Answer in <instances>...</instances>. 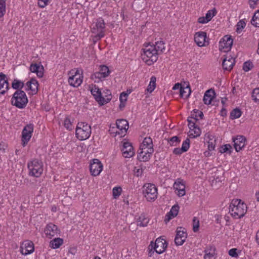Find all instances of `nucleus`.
I'll return each instance as SVG.
<instances>
[{
  "label": "nucleus",
  "instance_id": "f257e3e1",
  "mask_svg": "<svg viewBox=\"0 0 259 259\" xmlns=\"http://www.w3.org/2000/svg\"><path fill=\"white\" fill-rule=\"evenodd\" d=\"M247 211V206L240 199H233L229 206V212L235 219L243 217Z\"/></svg>",
  "mask_w": 259,
  "mask_h": 259
},
{
  "label": "nucleus",
  "instance_id": "f03ea898",
  "mask_svg": "<svg viewBox=\"0 0 259 259\" xmlns=\"http://www.w3.org/2000/svg\"><path fill=\"white\" fill-rule=\"evenodd\" d=\"M142 50V58L147 65H151L157 60L159 54L153 45L148 44Z\"/></svg>",
  "mask_w": 259,
  "mask_h": 259
},
{
  "label": "nucleus",
  "instance_id": "7ed1b4c3",
  "mask_svg": "<svg viewBox=\"0 0 259 259\" xmlns=\"http://www.w3.org/2000/svg\"><path fill=\"white\" fill-rule=\"evenodd\" d=\"M28 102L25 93L22 90L16 91L11 99L12 104L19 109L25 108Z\"/></svg>",
  "mask_w": 259,
  "mask_h": 259
},
{
  "label": "nucleus",
  "instance_id": "20e7f679",
  "mask_svg": "<svg viewBox=\"0 0 259 259\" xmlns=\"http://www.w3.org/2000/svg\"><path fill=\"white\" fill-rule=\"evenodd\" d=\"M91 127L86 122H78L75 131L76 138L80 141L88 139L91 134Z\"/></svg>",
  "mask_w": 259,
  "mask_h": 259
},
{
  "label": "nucleus",
  "instance_id": "39448f33",
  "mask_svg": "<svg viewBox=\"0 0 259 259\" xmlns=\"http://www.w3.org/2000/svg\"><path fill=\"white\" fill-rule=\"evenodd\" d=\"M30 176L39 177L43 171V164L41 160L34 159L27 163Z\"/></svg>",
  "mask_w": 259,
  "mask_h": 259
},
{
  "label": "nucleus",
  "instance_id": "423d86ee",
  "mask_svg": "<svg viewBox=\"0 0 259 259\" xmlns=\"http://www.w3.org/2000/svg\"><path fill=\"white\" fill-rule=\"evenodd\" d=\"M69 77L68 81L69 84L73 87H79L82 82V71L74 68L68 72Z\"/></svg>",
  "mask_w": 259,
  "mask_h": 259
},
{
  "label": "nucleus",
  "instance_id": "0eeeda50",
  "mask_svg": "<svg viewBox=\"0 0 259 259\" xmlns=\"http://www.w3.org/2000/svg\"><path fill=\"white\" fill-rule=\"evenodd\" d=\"M145 187L143 191V193L146 199L149 201H154L157 198V189L155 185L152 184H148L145 185Z\"/></svg>",
  "mask_w": 259,
  "mask_h": 259
},
{
  "label": "nucleus",
  "instance_id": "6e6552de",
  "mask_svg": "<svg viewBox=\"0 0 259 259\" xmlns=\"http://www.w3.org/2000/svg\"><path fill=\"white\" fill-rule=\"evenodd\" d=\"M95 26L96 28L93 27L92 28V33L98 32L95 37L99 40L105 35L104 29L105 28V23L102 18H99L97 19Z\"/></svg>",
  "mask_w": 259,
  "mask_h": 259
},
{
  "label": "nucleus",
  "instance_id": "1a4fd4ad",
  "mask_svg": "<svg viewBox=\"0 0 259 259\" xmlns=\"http://www.w3.org/2000/svg\"><path fill=\"white\" fill-rule=\"evenodd\" d=\"M150 246H151V248H153L156 253L161 254L167 248V243L164 239L159 237L156 239L155 243H153L152 241L151 242Z\"/></svg>",
  "mask_w": 259,
  "mask_h": 259
},
{
  "label": "nucleus",
  "instance_id": "9d476101",
  "mask_svg": "<svg viewBox=\"0 0 259 259\" xmlns=\"http://www.w3.org/2000/svg\"><path fill=\"white\" fill-rule=\"evenodd\" d=\"M33 131V124L30 123L27 124L22 132V144L23 147L28 143L30 140Z\"/></svg>",
  "mask_w": 259,
  "mask_h": 259
},
{
  "label": "nucleus",
  "instance_id": "9b49d317",
  "mask_svg": "<svg viewBox=\"0 0 259 259\" xmlns=\"http://www.w3.org/2000/svg\"><path fill=\"white\" fill-rule=\"evenodd\" d=\"M122 147L121 149L122 155L125 158H131L135 155V151L132 144L128 141L122 142Z\"/></svg>",
  "mask_w": 259,
  "mask_h": 259
},
{
  "label": "nucleus",
  "instance_id": "f8f14e48",
  "mask_svg": "<svg viewBox=\"0 0 259 259\" xmlns=\"http://www.w3.org/2000/svg\"><path fill=\"white\" fill-rule=\"evenodd\" d=\"M187 237L186 230L182 227H178L176 231V235L175 238V244L179 246L182 245L186 241Z\"/></svg>",
  "mask_w": 259,
  "mask_h": 259
},
{
  "label": "nucleus",
  "instance_id": "ddd939ff",
  "mask_svg": "<svg viewBox=\"0 0 259 259\" xmlns=\"http://www.w3.org/2000/svg\"><path fill=\"white\" fill-rule=\"evenodd\" d=\"M91 93L94 96L95 100L101 105H103L108 102L109 100L106 99V101L105 100H103L102 94L98 88V87L95 85L94 87L91 90Z\"/></svg>",
  "mask_w": 259,
  "mask_h": 259
},
{
  "label": "nucleus",
  "instance_id": "4468645a",
  "mask_svg": "<svg viewBox=\"0 0 259 259\" xmlns=\"http://www.w3.org/2000/svg\"><path fill=\"white\" fill-rule=\"evenodd\" d=\"M103 169V165L97 159H94L90 164V170L91 175L94 176H98Z\"/></svg>",
  "mask_w": 259,
  "mask_h": 259
},
{
  "label": "nucleus",
  "instance_id": "2eb2a0df",
  "mask_svg": "<svg viewBox=\"0 0 259 259\" xmlns=\"http://www.w3.org/2000/svg\"><path fill=\"white\" fill-rule=\"evenodd\" d=\"M206 38L205 32L199 31L195 33L194 40L199 47L206 46L208 45V42L206 40Z\"/></svg>",
  "mask_w": 259,
  "mask_h": 259
},
{
  "label": "nucleus",
  "instance_id": "dca6fc26",
  "mask_svg": "<svg viewBox=\"0 0 259 259\" xmlns=\"http://www.w3.org/2000/svg\"><path fill=\"white\" fill-rule=\"evenodd\" d=\"M154 150L140 148L138 152V159L140 161H148L153 153Z\"/></svg>",
  "mask_w": 259,
  "mask_h": 259
},
{
  "label": "nucleus",
  "instance_id": "f3484780",
  "mask_svg": "<svg viewBox=\"0 0 259 259\" xmlns=\"http://www.w3.org/2000/svg\"><path fill=\"white\" fill-rule=\"evenodd\" d=\"M232 141L234 148L237 152L239 151L245 146L246 139L243 136L238 135L236 137H233Z\"/></svg>",
  "mask_w": 259,
  "mask_h": 259
},
{
  "label": "nucleus",
  "instance_id": "a211bd4d",
  "mask_svg": "<svg viewBox=\"0 0 259 259\" xmlns=\"http://www.w3.org/2000/svg\"><path fill=\"white\" fill-rule=\"evenodd\" d=\"M34 249L33 243L31 241L23 242L20 246L21 253L25 255L32 253Z\"/></svg>",
  "mask_w": 259,
  "mask_h": 259
},
{
  "label": "nucleus",
  "instance_id": "6ab92c4d",
  "mask_svg": "<svg viewBox=\"0 0 259 259\" xmlns=\"http://www.w3.org/2000/svg\"><path fill=\"white\" fill-rule=\"evenodd\" d=\"M233 45V39L228 35L224 36L220 41V47L225 49V51H229Z\"/></svg>",
  "mask_w": 259,
  "mask_h": 259
},
{
  "label": "nucleus",
  "instance_id": "aec40b11",
  "mask_svg": "<svg viewBox=\"0 0 259 259\" xmlns=\"http://www.w3.org/2000/svg\"><path fill=\"white\" fill-rule=\"evenodd\" d=\"M9 89V83L6 75L0 73V94L4 95Z\"/></svg>",
  "mask_w": 259,
  "mask_h": 259
},
{
  "label": "nucleus",
  "instance_id": "412c9836",
  "mask_svg": "<svg viewBox=\"0 0 259 259\" xmlns=\"http://www.w3.org/2000/svg\"><path fill=\"white\" fill-rule=\"evenodd\" d=\"M44 232L48 238H51L57 234L58 228L55 225L50 223L47 225Z\"/></svg>",
  "mask_w": 259,
  "mask_h": 259
},
{
  "label": "nucleus",
  "instance_id": "4be33fe9",
  "mask_svg": "<svg viewBox=\"0 0 259 259\" xmlns=\"http://www.w3.org/2000/svg\"><path fill=\"white\" fill-rule=\"evenodd\" d=\"M44 67L42 65L36 63L31 64L30 66V70L33 73H36L38 77H42L44 75Z\"/></svg>",
  "mask_w": 259,
  "mask_h": 259
},
{
  "label": "nucleus",
  "instance_id": "5701e85b",
  "mask_svg": "<svg viewBox=\"0 0 259 259\" xmlns=\"http://www.w3.org/2000/svg\"><path fill=\"white\" fill-rule=\"evenodd\" d=\"M116 124L121 133H125L128 128V123L125 119H117Z\"/></svg>",
  "mask_w": 259,
  "mask_h": 259
},
{
  "label": "nucleus",
  "instance_id": "b1692460",
  "mask_svg": "<svg viewBox=\"0 0 259 259\" xmlns=\"http://www.w3.org/2000/svg\"><path fill=\"white\" fill-rule=\"evenodd\" d=\"M27 89L32 91V94H36L38 91V83L34 78H31L26 82Z\"/></svg>",
  "mask_w": 259,
  "mask_h": 259
},
{
  "label": "nucleus",
  "instance_id": "393cba45",
  "mask_svg": "<svg viewBox=\"0 0 259 259\" xmlns=\"http://www.w3.org/2000/svg\"><path fill=\"white\" fill-rule=\"evenodd\" d=\"M235 64V59L232 58H229L227 59V58H225L223 60L222 66L223 68L225 70L230 71Z\"/></svg>",
  "mask_w": 259,
  "mask_h": 259
},
{
  "label": "nucleus",
  "instance_id": "a878e982",
  "mask_svg": "<svg viewBox=\"0 0 259 259\" xmlns=\"http://www.w3.org/2000/svg\"><path fill=\"white\" fill-rule=\"evenodd\" d=\"M174 187L178 191V195L179 196H183L185 195V186L182 182H176L174 183Z\"/></svg>",
  "mask_w": 259,
  "mask_h": 259
},
{
  "label": "nucleus",
  "instance_id": "bb28decb",
  "mask_svg": "<svg viewBox=\"0 0 259 259\" xmlns=\"http://www.w3.org/2000/svg\"><path fill=\"white\" fill-rule=\"evenodd\" d=\"M214 95L215 92L212 89H209L206 91L203 99L204 104L206 105L210 104Z\"/></svg>",
  "mask_w": 259,
  "mask_h": 259
},
{
  "label": "nucleus",
  "instance_id": "cd10ccee",
  "mask_svg": "<svg viewBox=\"0 0 259 259\" xmlns=\"http://www.w3.org/2000/svg\"><path fill=\"white\" fill-rule=\"evenodd\" d=\"M140 148L154 150L152 139L150 137L145 138Z\"/></svg>",
  "mask_w": 259,
  "mask_h": 259
},
{
  "label": "nucleus",
  "instance_id": "c85d7f7f",
  "mask_svg": "<svg viewBox=\"0 0 259 259\" xmlns=\"http://www.w3.org/2000/svg\"><path fill=\"white\" fill-rule=\"evenodd\" d=\"M215 248L214 246H210L209 248L205 250L204 259H215Z\"/></svg>",
  "mask_w": 259,
  "mask_h": 259
},
{
  "label": "nucleus",
  "instance_id": "c756f323",
  "mask_svg": "<svg viewBox=\"0 0 259 259\" xmlns=\"http://www.w3.org/2000/svg\"><path fill=\"white\" fill-rule=\"evenodd\" d=\"M63 243V240L60 238H56L50 242V247L53 249L58 248Z\"/></svg>",
  "mask_w": 259,
  "mask_h": 259
},
{
  "label": "nucleus",
  "instance_id": "7c9ffc66",
  "mask_svg": "<svg viewBox=\"0 0 259 259\" xmlns=\"http://www.w3.org/2000/svg\"><path fill=\"white\" fill-rule=\"evenodd\" d=\"M153 46L159 55L163 53L164 50H165V43L162 40L155 42V45H153Z\"/></svg>",
  "mask_w": 259,
  "mask_h": 259
},
{
  "label": "nucleus",
  "instance_id": "2f4dec72",
  "mask_svg": "<svg viewBox=\"0 0 259 259\" xmlns=\"http://www.w3.org/2000/svg\"><path fill=\"white\" fill-rule=\"evenodd\" d=\"M149 219L145 217V215L142 214L139 218L137 221L138 226L145 227L149 223Z\"/></svg>",
  "mask_w": 259,
  "mask_h": 259
},
{
  "label": "nucleus",
  "instance_id": "473e14b6",
  "mask_svg": "<svg viewBox=\"0 0 259 259\" xmlns=\"http://www.w3.org/2000/svg\"><path fill=\"white\" fill-rule=\"evenodd\" d=\"M201 133V132L200 128L197 125H196L192 127V130H190L189 136L191 138H194L197 137H199Z\"/></svg>",
  "mask_w": 259,
  "mask_h": 259
},
{
  "label": "nucleus",
  "instance_id": "72a5a7b5",
  "mask_svg": "<svg viewBox=\"0 0 259 259\" xmlns=\"http://www.w3.org/2000/svg\"><path fill=\"white\" fill-rule=\"evenodd\" d=\"M191 94V89L189 86L186 88L182 87L180 90V95L182 98H187Z\"/></svg>",
  "mask_w": 259,
  "mask_h": 259
},
{
  "label": "nucleus",
  "instance_id": "f704fd0d",
  "mask_svg": "<svg viewBox=\"0 0 259 259\" xmlns=\"http://www.w3.org/2000/svg\"><path fill=\"white\" fill-rule=\"evenodd\" d=\"M156 78L154 76H152L150 78V83L148 86L147 90L148 92H152L156 87Z\"/></svg>",
  "mask_w": 259,
  "mask_h": 259
},
{
  "label": "nucleus",
  "instance_id": "c9c22d12",
  "mask_svg": "<svg viewBox=\"0 0 259 259\" xmlns=\"http://www.w3.org/2000/svg\"><path fill=\"white\" fill-rule=\"evenodd\" d=\"M251 23L256 27H259V10H257L251 20Z\"/></svg>",
  "mask_w": 259,
  "mask_h": 259
},
{
  "label": "nucleus",
  "instance_id": "e433bc0d",
  "mask_svg": "<svg viewBox=\"0 0 259 259\" xmlns=\"http://www.w3.org/2000/svg\"><path fill=\"white\" fill-rule=\"evenodd\" d=\"M103 75H104L102 74L100 71H97L92 74L91 78L94 80L95 82H99L101 80L102 78L106 77H103Z\"/></svg>",
  "mask_w": 259,
  "mask_h": 259
},
{
  "label": "nucleus",
  "instance_id": "4c0bfd02",
  "mask_svg": "<svg viewBox=\"0 0 259 259\" xmlns=\"http://www.w3.org/2000/svg\"><path fill=\"white\" fill-rule=\"evenodd\" d=\"M241 111L239 109L236 108L231 111L230 113V118L232 119H236L239 118L241 116Z\"/></svg>",
  "mask_w": 259,
  "mask_h": 259
},
{
  "label": "nucleus",
  "instance_id": "58836bf2",
  "mask_svg": "<svg viewBox=\"0 0 259 259\" xmlns=\"http://www.w3.org/2000/svg\"><path fill=\"white\" fill-rule=\"evenodd\" d=\"M24 83H23V82L19 80H18L17 79H15L13 82H12V88L14 89H15V90H19V89H22L23 87H24Z\"/></svg>",
  "mask_w": 259,
  "mask_h": 259
},
{
  "label": "nucleus",
  "instance_id": "ea45409f",
  "mask_svg": "<svg viewBox=\"0 0 259 259\" xmlns=\"http://www.w3.org/2000/svg\"><path fill=\"white\" fill-rule=\"evenodd\" d=\"M208 138H209V141L208 142V149L209 151L213 150L215 148V140L213 141V136L212 135H208Z\"/></svg>",
  "mask_w": 259,
  "mask_h": 259
},
{
  "label": "nucleus",
  "instance_id": "a19ab883",
  "mask_svg": "<svg viewBox=\"0 0 259 259\" xmlns=\"http://www.w3.org/2000/svg\"><path fill=\"white\" fill-rule=\"evenodd\" d=\"M100 71L102 74H103V77H107L110 74V70L108 67L106 65H101L100 66Z\"/></svg>",
  "mask_w": 259,
  "mask_h": 259
},
{
  "label": "nucleus",
  "instance_id": "79ce46f5",
  "mask_svg": "<svg viewBox=\"0 0 259 259\" xmlns=\"http://www.w3.org/2000/svg\"><path fill=\"white\" fill-rule=\"evenodd\" d=\"M217 10L215 8H213L212 10H210L207 11V13L205 15L206 18L208 20V21H210L212 18L217 14Z\"/></svg>",
  "mask_w": 259,
  "mask_h": 259
},
{
  "label": "nucleus",
  "instance_id": "37998d69",
  "mask_svg": "<svg viewBox=\"0 0 259 259\" xmlns=\"http://www.w3.org/2000/svg\"><path fill=\"white\" fill-rule=\"evenodd\" d=\"M6 13L5 0H0V18L3 17Z\"/></svg>",
  "mask_w": 259,
  "mask_h": 259
},
{
  "label": "nucleus",
  "instance_id": "c03bdc74",
  "mask_svg": "<svg viewBox=\"0 0 259 259\" xmlns=\"http://www.w3.org/2000/svg\"><path fill=\"white\" fill-rule=\"evenodd\" d=\"M253 67L252 63L250 61L245 62L243 64V70L247 72Z\"/></svg>",
  "mask_w": 259,
  "mask_h": 259
},
{
  "label": "nucleus",
  "instance_id": "a18cd8bd",
  "mask_svg": "<svg viewBox=\"0 0 259 259\" xmlns=\"http://www.w3.org/2000/svg\"><path fill=\"white\" fill-rule=\"evenodd\" d=\"M232 149V146L230 144H226L222 147L220 150L221 153H231L232 152L231 149Z\"/></svg>",
  "mask_w": 259,
  "mask_h": 259
},
{
  "label": "nucleus",
  "instance_id": "49530a36",
  "mask_svg": "<svg viewBox=\"0 0 259 259\" xmlns=\"http://www.w3.org/2000/svg\"><path fill=\"white\" fill-rule=\"evenodd\" d=\"M251 97L254 102L259 103V89H254Z\"/></svg>",
  "mask_w": 259,
  "mask_h": 259
},
{
  "label": "nucleus",
  "instance_id": "de8ad7c7",
  "mask_svg": "<svg viewBox=\"0 0 259 259\" xmlns=\"http://www.w3.org/2000/svg\"><path fill=\"white\" fill-rule=\"evenodd\" d=\"M179 207L178 205H174L171 208L169 212V214L172 217H175L177 215L179 212Z\"/></svg>",
  "mask_w": 259,
  "mask_h": 259
},
{
  "label": "nucleus",
  "instance_id": "09e8293b",
  "mask_svg": "<svg viewBox=\"0 0 259 259\" xmlns=\"http://www.w3.org/2000/svg\"><path fill=\"white\" fill-rule=\"evenodd\" d=\"M193 230L194 232L198 231L199 227V221L196 217H194L193 219Z\"/></svg>",
  "mask_w": 259,
  "mask_h": 259
},
{
  "label": "nucleus",
  "instance_id": "8fccbe9b",
  "mask_svg": "<svg viewBox=\"0 0 259 259\" xmlns=\"http://www.w3.org/2000/svg\"><path fill=\"white\" fill-rule=\"evenodd\" d=\"M190 141L188 138H187L186 140L183 142L181 148L184 152L187 151L189 149L190 147Z\"/></svg>",
  "mask_w": 259,
  "mask_h": 259
},
{
  "label": "nucleus",
  "instance_id": "3c124183",
  "mask_svg": "<svg viewBox=\"0 0 259 259\" xmlns=\"http://www.w3.org/2000/svg\"><path fill=\"white\" fill-rule=\"evenodd\" d=\"M121 191L122 189L121 187H114L112 190L114 198H116L118 197L120 195Z\"/></svg>",
  "mask_w": 259,
  "mask_h": 259
},
{
  "label": "nucleus",
  "instance_id": "603ef678",
  "mask_svg": "<svg viewBox=\"0 0 259 259\" xmlns=\"http://www.w3.org/2000/svg\"><path fill=\"white\" fill-rule=\"evenodd\" d=\"M246 25L245 22L243 20H240L237 24V29L236 31L237 32H240V31L243 29Z\"/></svg>",
  "mask_w": 259,
  "mask_h": 259
},
{
  "label": "nucleus",
  "instance_id": "864d4df0",
  "mask_svg": "<svg viewBox=\"0 0 259 259\" xmlns=\"http://www.w3.org/2000/svg\"><path fill=\"white\" fill-rule=\"evenodd\" d=\"M180 141L181 140L177 136H174L170 139L169 143L171 146H176V144H174V143H179Z\"/></svg>",
  "mask_w": 259,
  "mask_h": 259
},
{
  "label": "nucleus",
  "instance_id": "5fc2aeb1",
  "mask_svg": "<svg viewBox=\"0 0 259 259\" xmlns=\"http://www.w3.org/2000/svg\"><path fill=\"white\" fill-rule=\"evenodd\" d=\"M105 95L103 96V100H105L106 101V99L109 100V102L111 100V93L110 90H106L104 92Z\"/></svg>",
  "mask_w": 259,
  "mask_h": 259
},
{
  "label": "nucleus",
  "instance_id": "6e6d98bb",
  "mask_svg": "<svg viewBox=\"0 0 259 259\" xmlns=\"http://www.w3.org/2000/svg\"><path fill=\"white\" fill-rule=\"evenodd\" d=\"M64 126L69 130H71L72 129V124L70 119L68 118H66L64 120Z\"/></svg>",
  "mask_w": 259,
  "mask_h": 259
},
{
  "label": "nucleus",
  "instance_id": "4d7b16f0",
  "mask_svg": "<svg viewBox=\"0 0 259 259\" xmlns=\"http://www.w3.org/2000/svg\"><path fill=\"white\" fill-rule=\"evenodd\" d=\"M187 121L188 122V126H189L190 130H192V127L197 125L196 124V122L197 121H195V120L191 119L190 117L188 118Z\"/></svg>",
  "mask_w": 259,
  "mask_h": 259
},
{
  "label": "nucleus",
  "instance_id": "13d9d810",
  "mask_svg": "<svg viewBox=\"0 0 259 259\" xmlns=\"http://www.w3.org/2000/svg\"><path fill=\"white\" fill-rule=\"evenodd\" d=\"M127 96L128 93H126L124 92L121 93L119 97L120 102L125 103L127 100Z\"/></svg>",
  "mask_w": 259,
  "mask_h": 259
},
{
  "label": "nucleus",
  "instance_id": "bf43d9fd",
  "mask_svg": "<svg viewBox=\"0 0 259 259\" xmlns=\"http://www.w3.org/2000/svg\"><path fill=\"white\" fill-rule=\"evenodd\" d=\"M143 174L142 168H137L136 167L134 169V174L137 177L141 176Z\"/></svg>",
  "mask_w": 259,
  "mask_h": 259
},
{
  "label": "nucleus",
  "instance_id": "052dcab7",
  "mask_svg": "<svg viewBox=\"0 0 259 259\" xmlns=\"http://www.w3.org/2000/svg\"><path fill=\"white\" fill-rule=\"evenodd\" d=\"M38 6L40 8L45 7L48 4L49 0H38Z\"/></svg>",
  "mask_w": 259,
  "mask_h": 259
},
{
  "label": "nucleus",
  "instance_id": "680f3d73",
  "mask_svg": "<svg viewBox=\"0 0 259 259\" xmlns=\"http://www.w3.org/2000/svg\"><path fill=\"white\" fill-rule=\"evenodd\" d=\"M236 248H232L229 251V254L232 257H236L238 255Z\"/></svg>",
  "mask_w": 259,
  "mask_h": 259
},
{
  "label": "nucleus",
  "instance_id": "e2e57ef3",
  "mask_svg": "<svg viewBox=\"0 0 259 259\" xmlns=\"http://www.w3.org/2000/svg\"><path fill=\"white\" fill-rule=\"evenodd\" d=\"M208 22L205 17H200L198 19V22L201 24H205Z\"/></svg>",
  "mask_w": 259,
  "mask_h": 259
},
{
  "label": "nucleus",
  "instance_id": "0e129e2a",
  "mask_svg": "<svg viewBox=\"0 0 259 259\" xmlns=\"http://www.w3.org/2000/svg\"><path fill=\"white\" fill-rule=\"evenodd\" d=\"M183 152H184V151L182 150L181 148H175L173 150L174 154L176 155H180Z\"/></svg>",
  "mask_w": 259,
  "mask_h": 259
},
{
  "label": "nucleus",
  "instance_id": "69168bd1",
  "mask_svg": "<svg viewBox=\"0 0 259 259\" xmlns=\"http://www.w3.org/2000/svg\"><path fill=\"white\" fill-rule=\"evenodd\" d=\"M193 111L194 112V113H197V117H199L201 119L203 118L204 115L202 111H199L198 110H197V109H194V110H193Z\"/></svg>",
  "mask_w": 259,
  "mask_h": 259
},
{
  "label": "nucleus",
  "instance_id": "338daca9",
  "mask_svg": "<svg viewBox=\"0 0 259 259\" xmlns=\"http://www.w3.org/2000/svg\"><path fill=\"white\" fill-rule=\"evenodd\" d=\"M173 217L171 216V214H169V212H168L165 215L164 221L167 223L169 222L170 220H171Z\"/></svg>",
  "mask_w": 259,
  "mask_h": 259
},
{
  "label": "nucleus",
  "instance_id": "774afa93",
  "mask_svg": "<svg viewBox=\"0 0 259 259\" xmlns=\"http://www.w3.org/2000/svg\"><path fill=\"white\" fill-rule=\"evenodd\" d=\"M182 87L181 85V84L179 83H176L174 86L172 88V89L174 90H178V89H180V90H181V89H182Z\"/></svg>",
  "mask_w": 259,
  "mask_h": 259
}]
</instances>
